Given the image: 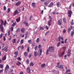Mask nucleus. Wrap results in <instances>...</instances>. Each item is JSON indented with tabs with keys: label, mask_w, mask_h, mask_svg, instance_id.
Returning <instances> with one entry per match:
<instances>
[{
	"label": "nucleus",
	"mask_w": 74,
	"mask_h": 74,
	"mask_svg": "<svg viewBox=\"0 0 74 74\" xmlns=\"http://www.w3.org/2000/svg\"><path fill=\"white\" fill-rule=\"evenodd\" d=\"M0 22L1 23V25H0V28L2 32L3 31V29H4V27H3V25L4 23V22L3 21V20H0Z\"/></svg>",
	"instance_id": "obj_1"
},
{
	"label": "nucleus",
	"mask_w": 74,
	"mask_h": 74,
	"mask_svg": "<svg viewBox=\"0 0 74 74\" xmlns=\"http://www.w3.org/2000/svg\"><path fill=\"white\" fill-rule=\"evenodd\" d=\"M54 47L53 46H50L48 48V50L50 52H53L54 51Z\"/></svg>",
	"instance_id": "obj_2"
},
{
	"label": "nucleus",
	"mask_w": 74,
	"mask_h": 74,
	"mask_svg": "<svg viewBox=\"0 0 74 74\" xmlns=\"http://www.w3.org/2000/svg\"><path fill=\"white\" fill-rule=\"evenodd\" d=\"M73 14V12L71 10H69L68 12V16L69 18H71V14Z\"/></svg>",
	"instance_id": "obj_3"
},
{
	"label": "nucleus",
	"mask_w": 74,
	"mask_h": 74,
	"mask_svg": "<svg viewBox=\"0 0 74 74\" xmlns=\"http://www.w3.org/2000/svg\"><path fill=\"white\" fill-rule=\"evenodd\" d=\"M49 18L50 19L48 23L49 26H51V23L52 22V18H51V16H49Z\"/></svg>",
	"instance_id": "obj_4"
},
{
	"label": "nucleus",
	"mask_w": 74,
	"mask_h": 74,
	"mask_svg": "<svg viewBox=\"0 0 74 74\" xmlns=\"http://www.w3.org/2000/svg\"><path fill=\"white\" fill-rule=\"evenodd\" d=\"M10 68V67H9V65H8V64H7L6 65V67L5 69V72H7L8 71V69Z\"/></svg>",
	"instance_id": "obj_5"
},
{
	"label": "nucleus",
	"mask_w": 74,
	"mask_h": 74,
	"mask_svg": "<svg viewBox=\"0 0 74 74\" xmlns=\"http://www.w3.org/2000/svg\"><path fill=\"white\" fill-rule=\"evenodd\" d=\"M60 64V62H58L57 64V67L60 69H63V65H59Z\"/></svg>",
	"instance_id": "obj_6"
},
{
	"label": "nucleus",
	"mask_w": 74,
	"mask_h": 74,
	"mask_svg": "<svg viewBox=\"0 0 74 74\" xmlns=\"http://www.w3.org/2000/svg\"><path fill=\"white\" fill-rule=\"evenodd\" d=\"M65 52V51H64V52H62V53H58V55L60 57H62V56L64 54Z\"/></svg>",
	"instance_id": "obj_7"
},
{
	"label": "nucleus",
	"mask_w": 74,
	"mask_h": 74,
	"mask_svg": "<svg viewBox=\"0 0 74 74\" xmlns=\"http://www.w3.org/2000/svg\"><path fill=\"white\" fill-rule=\"evenodd\" d=\"M18 14H19V12L17 10H16L13 14V16H15V15H18Z\"/></svg>",
	"instance_id": "obj_8"
},
{
	"label": "nucleus",
	"mask_w": 74,
	"mask_h": 74,
	"mask_svg": "<svg viewBox=\"0 0 74 74\" xmlns=\"http://www.w3.org/2000/svg\"><path fill=\"white\" fill-rule=\"evenodd\" d=\"M62 19H60L58 21V25H61L62 24Z\"/></svg>",
	"instance_id": "obj_9"
},
{
	"label": "nucleus",
	"mask_w": 74,
	"mask_h": 74,
	"mask_svg": "<svg viewBox=\"0 0 74 74\" xmlns=\"http://www.w3.org/2000/svg\"><path fill=\"white\" fill-rule=\"evenodd\" d=\"M8 47H5L4 48L2 49V51H5V52H7V51H8Z\"/></svg>",
	"instance_id": "obj_10"
},
{
	"label": "nucleus",
	"mask_w": 74,
	"mask_h": 74,
	"mask_svg": "<svg viewBox=\"0 0 74 74\" xmlns=\"http://www.w3.org/2000/svg\"><path fill=\"white\" fill-rule=\"evenodd\" d=\"M70 54H71V50L69 49L68 50V56H69L70 55Z\"/></svg>",
	"instance_id": "obj_11"
},
{
	"label": "nucleus",
	"mask_w": 74,
	"mask_h": 74,
	"mask_svg": "<svg viewBox=\"0 0 74 74\" xmlns=\"http://www.w3.org/2000/svg\"><path fill=\"white\" fill-rule=\"evenodd\" d=\"M53 5V3L51 2L49 5H48V7H51Z\"/></svg>",
	"instance_id": "obj_12"
},
{
	"label": "nucleus",
	"mask_w": 74,
	"mask_h": 74,
	"mask_svg": "<svg viewBox=\"0 0 74 74\" xmlns=\"http://www.w3.org/2000/svg\"><path fill=\"white\" fill-rule=\"evenodd\" d=\"M27 71L28 73H30V68L27 67Z\"/></svg>",
	"instance_id": "obj_13"
},
{
	"label": "nucleus",
	"mask_w": 74,
	"mask_h": 74,
	"mask_svg": "<svg viewBox=\"0 0 74 74\" xmlns=\"http://www.w3.org/2000/svg\"><path fill=\"white\" fill-rule=\"evenodd\" d=\"M61 39L62 40H63V37H61L60 36H59L58 37V41H60V40Z\"/></svg>",
	"instance_id": "obj_14"
},
{
	"label": "nucleus",
	"mask_w": 74,
	"mask_h": 74,
	"mask_svg": "<svg viewBox=\"0 0 74 74\" xmlns=\"http://www.w3.org/2000/svg\"><path fill=\"white\" fill-rule=\"evenodd\" d=\"M21 4V2L18 1L16 3V5L18 6L19 5H20Z\"/></svg>",
	"instance_id": "obj_15"
},
{
	"label": "nucleus",
	"mask_w": 74,
	"mask_h": 74,
	"mask_svg": "<svg viewBox=\"0 0 74 74\" xmlns=\"http://www.w3.org/2000/svg\"><path fill=\"white\" fill-rule=\"evenodd\" d=\"M61 5V3L60 2H58L57 3V5L58 7H59Z\"/></svg>",
	"instance_id": "obj_16"
},
{
	"label": "nucleus",
	"mask_w": 74,
	"mask_h": 74,
	"mask_svg": "<svg viewBox=\"0 0 74 74\" xmlns=\"http://www.w3.org/2000/svg\"><path fill=\"white\" fill-rule=\"evenodd\" d=\"M34 54L35 56V57H36V56H37V55H38V53L37 51H34Z\"/></svg>",
	"instance_id": "obj_17"
},
{
	"label": "nucleus",
	"mask_w": 74,
	"mask_h": 74,
	"mask_svg": "<svg viewBox=\"0 0 74 74\" xmlns=\"http://www.w3.org/2000/svg\"><path fill=\"white\" fill-rule=\"evenodd\" d=\"M50 2L49 1H47L46 2H45L44 3V4L45 5H48V4H49V3Z\"/></svg>",
	"instance_id": "obj_18"
},
{
	"label": "nucleus",
	"mask_w": 74,
	"mask_h": 74,
	"mask_svg": "<svg viewBox=\"0 0 74 74\" xmlns=\"http://www.w3.org/2000/svg\"><path fill=\"white\" fill-rule=\"evenodd\" d=\"M17 62V63L16 64V65H17L18 66H19L20 64H21V62H20L19 61H18Z\"/></svg>",
	"instance_id": "obj_19"
},
{
	"label": "nucleus",
	"mask_w": 74,
	"mask_h": 74,
	"mask_svg": "<svg viewBox=\"0 0 74 74\" xmlns=\"http://www.w3.org/2000/svg\"><path fill=\"white\" fill-rule=\"evenodd\" d=\"M32 6L33 7H36V5L35 4V3L33 2L32 3Z\"/></svg>",
	"instance_id": "obj_20"
},
{
	"label": "nucleus",
	"mask_w": 74,
	"mask_h": 74,
	"mask_svg": "<svg viewBox=\"0 0 74 74\" xmlns=\"http://www.w3.org/2000/svg\"><path fill=\"white\" fill-rule=\"evenodd\" d=\"M63 22L64 23H66V18H63Z\"/></svg>",
	"instance_id": "obj_21"
},
{
	"label": "nucleus",
	"mask_w": 74,
	"mask_h": 74,
	"mask_svg": "<svg viewBox=\"0 0 74 74\" xmlns=\"http://www.w3.org/2000/svg\"><path fill=\"white\" fill-rule=\"evenodd\" d=\"M20 17H19L18 18H17L16 19V22H19L20 21Z\"/></svg>",
	"instance_id": "obj_22"
},
{
	"label": "nucleus",
	"mask_w": 74,
	"mask_h": 74,
	"mask_svg": "<svg viewBox=\"0 0 74 74\" xmlns=\"http://www.w3.org/2000/svg\"><path fill=\"white\" fill-rule=\"evenodd\" d=\"M3 60H4L6 59V56H4L2 58Z\"/></svg>",
	"instance_id": "obj_23"
},
{
	"label": "nucleus",
	"mask_w": 74,
	"mask_h": 74,
	"mask_svg": "<svg viewBox=\"0 0 74 74\" xmlns=\"http://www.w3.org/2000/svg\"><path fill=\"white\" fill-rule=\"evenodd\" d=\"M27 21H25L24 22V24H25V25H26L27 26H29V25H28V23H27V22H26Z\"/></svg>",
	"instance_id": "obj_24"
},
{
	"label": "nucleus",
	"mask_w": 74,
	"mask_h": 74,
	"mask_svg": "<svg viewBox=\"0 0 74 74\" xmlns=\"http://www.w3.org/2000/svg\"><path fill=\"white\" fill-rule=\"evenodd\" d=\"M71 35L72 37L74 35V32H73V31L71 32Z\"/></svg>",
	"instance_id": "obj_25"
},
{
	"label": "nucleus",
	"mask_w": 74,
	"mask_h": 74,
	"mask_svg": "<svg viewBox=\"0 0 74 74\" xmlns=\"http://www.w3.org/2000/svg\"><path fill=\"white\" fill-rule=\"evenodd\" d=\"M16 42V39H14L12 40V43H15Z\"/></svg>",
	"instance_id": "obj_26"
},
{
	"label": "nucleus",
	"mask_w": 74,
	"mask_h": 74,
	"mask_svg": "<svg viewBox=\"0 0 74 74\" xmlns=\"http://www.w3.org/2000/svg\"><path fill=\"white\" fill-rule=\"evenodd\" d=\"M29 66H34V63L32 62H31L29 64Z\"/></svg>",
	"instance_id": "obj_27"
},
{
	"label": "nucleus",
	"mask_w": 74,
	"mask_h": 74,
	"mask_svg": "<svg viewBox=\"0 0 74 74\" xmlns=\"http://www.w3.org/2000/svg\"><path fill=\"white\" fill-rule=\"evenodd\" d=\"M45 64H42L41 65V67H45Z\"/></svg>",
	"instance_id": "obj_28"
},
{
	"label": "nucleus",
	"mask_w": 74,
	"mask_h": 74,
	"mask_svg": "<svg viewBox=\"0 0 74 74\" xmlns=\"http://www.w3.org/2000/svg\"><path fill=\"white\" fill-rule=\"evenodd\" d=\"M18 51H15L14 52V55H18Z\"/></svg>",
	"instance_id": "obj_29"
},
{
	"label": "nucleus",
	"mask_w": 74,
	"mask_h": 74,
	"mask_svg": "<svg viewBox=\"0 0 74 74\" xmlns=\"http://www.w3.org/2000/svg\"><path fill=\"white\" fill-rule=\"evenodd\" d=\"M24 55L25 56H27V55H28V54H27V52H25L24 53Z\"/></svg>",
	"instance_id": "obj_30"
},
{
	"label": "nucleus",
	"mask_w": 74,
	"mask_h": 74,
	"mask_svg": "<svg viewBox=\"0 0 74 74\" xmlns=\"http://www.w3.org/2000/svg\"><path fill=\"white\" fill-rule=\"evenodd\" d=\"M42 49H41L40 50V53L39 54L40 55H39V56H40V55H41L42 54Z\"/></svg>",
	"instance_id": "obj_31"
},
{
	"label": "nucleus",
	"mask_w": 74,
	"mask_h": 74,
	"mask_svg": "<svg viewBox=\"0 0 74 74\" xmlns=\"http://www.w3.org/2000/svg\"><path fill=\"white\" fill-rule=\"evenodd\" d=\"M21 32L23 33L25 31V28H23L21 29Z\"/></svg>",
	"instance_id": "obj_32"
},
{
	"label": "nucleus",
	"mask_w": 74,
	"mask_h": 74,
	"mask_svg": "<svg viewBox=\"0 0 74 74\" xmlns=\"http://www.w3.org/2000/svg\"><path fill=\"white\" fill-rule=\"evenodd\" d=\"M73 21H74V20L73 19L72 20L71 22V25H74V22H73Z\"/></svg>",
	"instance_id": "obj_33"
},
{
	"label": "nucleus",
	"mask_w": 74,
	"mask_h": 74,
	"mask_svg": "<svg viewBox=\"0 0 74 74\" xmlns=\"http://www.w3.org/2000/svg\"><path fill=\"white\" fill-rule=\"evenodd\" d=\"M62 48L64 50V51H65L67 50V49H66V47H63Z\"/></svg>",
	"instance_id": "obj_34"
},
{
	"label": "nucleus",
	"mask_w": 74,
	"mask_h": 74,
	"mask_svg": "<svg viewBox=\"0 0 74 74\" xmlns=\"http://www.w3.org/2000/svg\"><path fill=\"white\" fill-rule=\"evenodd\" d=\"M70 69H68V70H67L66 71V73L67 74V73H69V72H70Z\"/></svg>",
	"instance_id": "obj_35"
},
{
	"label": "nucleus",
	"mask_w": 74,
	"mask_h": 74,
	"mask_svg": "<svg viewBox=\"0 0 74 74\" xmlns=\"http://www.w3.org/2000/svg\"><path fill=\"white\" fill-rule=\"evenodd\" d=\"M71 30V29L70 28H69L68 29V33L69 34H70V30Z\"/></svg>",
	"instance_id": "obj_36"
},
{
	"label": "nucleus",
	"mask_w": 74,
	"mask_h": 74,
	"mask_svg": "<svg viewBox=\"0 0 74 74\" xmlns=\"http://www.w3.org/2000/svg\"><path fill=\"white\" fill-rule=\"evenodd\" d=\"M16 24V22L12 24V26H15V25Z\"/></svg>",
	"instance_id": "obj_37"
},
{
	"label": "nucleus",
	"mask_w": 74,
	"mask_h": 74,
	"mask_svg": "<svg viewBox=\"0 0 74 74\" xmlns=\"http://www.w3.org/2000/svg\"><path fill=\"white\" fill-rule=\"evenodd\" d=\"M0 67L1 69H3V65L1 64H0Z\"/></svg>",
	"instance_id": "obj_38"
},
{
	"label": "nucleus",
	"mask_w": 74,
	"mask_h": 74,
	"mask_svg": "<svg viewBox=\"0 0 74 74\" xmlns=\"http://www.w3.org/2000/svg\"><path fill=\"white\" fill-rule=\"evenodd\" d=\"M20 43L21 44H22L23 43V40H21L20 42Z\"/></svg>",
	"instance_id": "obj_39"
},
{
	"label": "nucleus",
	"mask_w": 74,
	"mask_h": 74,
	"mask_svg": "<svg viewBox=\"0 0 74 74\" xmlns=\"http://www.w3.org/2000/svg\"><path fill=\"white\" fill-rule=\"evenodd\" d=\"M37 49H38V46H36L35 47V51H36V50H37Z\"/></svg>",
	"instance_id": "obj_40"
},
{
	"label": "nucleus",
	"mask_w": 74,
	"mask_h": 74,
	"mask_svg": "<svg viewBox=\"0 0 74 74\" xmlns=\"http://www.w3.org/2000/svg\"><path fill=\"white\" fill-rule=\"evenodd\" d=\"M7 23V22L6 21V20H5V22H4V26H5V25H6V23Z\"/></svg>",
	"instance_id": "obj_41"
},
{
	"label": "nucleus",
	"mask_w": 74,
	"mask_h": 74,
	"mask_svg": "<svg viewBox=\"0 0 74 74\" xmlns=\"http://www.w3.org/2000/svg\"><path fill=\"white\" fill-rule=\"evenodd\" d=\"M41 45H38V48L40 49H41Z\"/></svg>",
	"instance_id": "obj_42"
},
{
	"label": "nucleus",
	"mask_w": 74,
	"mask_h": 74,
	"mask_svg": "<svg viewBox=\"0 0 74 74\" xmlns=\"http://www.w3.org/2000/svg\"><path fill=\"white\" fill-rule=\"evenodd\" d=\"M6 40V39L5 38V36H4L3 37V41H5Z\"/></svg>",
	"instance_id": "obj_43"
},
{
	"label": "nucleus",
	"mask_w": 74,
	"mask_h": 74,
	"mask_svg": "<svg viewBox=\"0 0 74 74\" xmlns=\"http://www.w3.org/2000/svg\"><path fill=\"white\" fill-rule=\"evenodd\" d=\"M10 11H11V10H10V8H8V12L9 13L10 12Z\"/></svg>",
	"instance_id": "obj_44"
},
{
	"label": "nucleus",
	"mask_w": 74,
	"mask_h": 74,
	"mask_svg": "<svg viewBox=\"0 0 74 74\" xmlns=\"http://www.w3.org/2000/svg\"><path fill=\"white\" fill-rule=\"evenodd\" d=\"M39 41H40V39H39V38H38L36 40V42H38Z\"/></svg>",
	"instance_id": "obj_45"
},
{
	"label": "nucleus",
	"mask_w": 74,
	"mask_h": 74,
	"mask_svg": "<svg viewBox=\"0 0 74 74\" xmlns=\"http://www.w3.org/2000/svg\"><path fill=\"white\" fill-rule=\"evenodd\" d=\"M26 62L27 64H29V60H27Z\"/></svg>",
	"instance_id": "obj_46"
},
{
	"label": "nucleus",
	"mask_w": 74,
	"mask_h": 74,
	"mask_svg": "<svg viewBox=\"0 0 74 74\" xmlns=\"http://www.w3.org/2000/svg\"><path fill=\"white\" fill-rule=\"evenodd\" d=\"M49 50H47V51H46V55H48V52H49Z\"/></svg>",
	"instance_id": "obj_47"
},
{
	"label": "nucleus",
	"mask_w": 74,
	"mask_h": 74,
	"mask_svg": "<svg viewBox=\"0 0 74 74\" xmlns=\"http://www.w3.org/2000/svg\"><path fill=\"white\" fill-rule=\"evenodd\" d=\"M13 27H12L10 28V30H11V31H13Z\"/></svg>",
	"instance_id": "obj_48"
},
{
	"label": "nucleus",
	"mask_w": 74,
	"mask_h": 74,
	"mask_svg": "<svg viewBox=\"0 0 74 74\" xmlns=\"http://www.w3.org/2000/svg\"><path fill=\"white\" fill-rule=\"evenodd\" d=\"M60 45V42H59L58 43V45H57V47H59V45Z\"/></svg>",
	"instance_id": "obj_49"
},
{
	"label": "nucleus",
	"mask_w": 74,
	"mask_h": 74,
	"mask_svg": "<svg viewBox=\"0 0 74 74\" xmlns=\"http://www.w3.org/2000/svg\"><path fill=\"white\" fill-rule=\"evenodd\" d=\"M9 40L10 41V40H11V36L10 35L9 36Z\"/></svg>",
	"instance_id": "obj_50"
},
{
	"label": "nucleus",
	"mask_w": 74,
	"mask_h": 74,
	"mask_svg": "<svg viewBox=\"0 0 74 74\" xmlns=\"http://www.w3.org/2000/svg\"><path fill=\"white\" fill-rule=\"evenodd\" d=\"M4 45H4V44L3 43L1 44V47H2V48H3V47H4Z\"/></svg>",
	"instance_id": "obj_51"
},
{
	"label": "nucleus",
	"mask_w": 74,
	"mask_h": 74,
	"mask_svg": "<svg viewBox=\"0 0 74 74\" xmlns=\"http://www.w3.org/2000/svg\"><path fill=\"white\" fill-rule=\"evenodd\" d=\"M3 10L4 11H5V10H6V7L5 6H4L3 7Z\"/></svg>",
	"instance_id": "obj_52"
},
{
	"label": "nucleus",
	"mask_w": 74,
	"mask_h": 74,
	"mask_svg": "<svg viewBox=\"0 0 74 74\" xmlns=\"http://www.w3.org/2000/svg\"><path fill=\"white\" fill-rule=\"evenodd\" d=\"M66 32V29H64L63 30V33H65Z\"/></svg>",
	"instance_id": "obj_53"
},
{
	"label": "nucleus",
	"mask_w": 74,
	"mask_h": 74,
	"mask_svg": "<svg viewBox=\"0 0 74 74\" xmlns=\"http://www.w3.org/2000/svg\"><path fill=\"white\" fill-rule=\"evenodd\" d=\"M17 60H21V58L20 57H18L17 58Z\"/></svg>",
	"instance_id": "obj_54"
},
{
	"label": "nucleus",
	"mask_w": 74,
	"mask_h": 74,
	"mask_svg": "<svg viewBox=\"0 0 74 74\" xmlns=\"http://www.w3.org/2000/svg\"><path fill=\"white\" fill-rule=\"evenodd\" d=\"M46 28L47 30H48V29H49L48 27V26H47V25L46 26Z\"/></svg>",
	"instance_id": "obj_55"
},
{
	"label": "nucleus",
	"mask_w": 74,
	"mask_h": 74,
	"mask_svg": "<svg viewBox=\"0 0 74 74\" xmlns=\"http://www.w3.org/2000/svg\"><path fill=\"white\" fill-rule=\"evenodd\" d=\"M31 40H29L28 41V42H29V44H30V43H31Z\"/></svg>",
	"instance_id": "obj_56"
},
{
	"label": "nucleus",
	"mask_w": 74,
	"mask_h": 74,
	"mask_svg": "<svg viewBox=\"0 0 74 74\" xmlns=\"http://www.w3.org/2000/svg\"><path fill=\"white\" fill-rule=\"evenodd\" d=\"M40 30H44V27H40Z\"/></svg>",
	"instance_id": "obj_57"
},
{
	"label": "nucleus",
	"mask_w": 74,
	"mask_h": 74,
	"mask_svg": "<svg viewBox=\"0 0 74 74\" xmlns=\"http://www.w3.org/2000/svg\"><path fill=\"white\" fill-rule=\"evenodd\" d=\"M49 33V31H48V32H46V33L45 34V35L46 36H47V34H47V33Z\"/></svg>",
	"instance_id": "obj_58"
},
{
	"label": "nucleus",
	"mask_w": 74,
	"mask_h": 74,
	"mask_svg": "<svg viewBox=\"0 0 74 74\" xmlns=\"http://www.w3.org/2000/svg\"><path fill=\"white\" fill-rule=\"evenodd\" d=\"M8 36H10V30L8 32Z\"/></svg>",
	"instance_id": "obj_59"
},
{
	"label": "nucleus",
	"mask_w": 74,
	"mask_h": 74,
	"mask_svg": "<svg viewBox=\"0 0 74 74\" xmlns=\"http://www.w3.org/2000/svg\"><path fill=\"white\" fill-rule=\"evenodd\" d=\"M3 36V34H1V35H0V38L2 37Z\"/></svg>",
	"instance_id": "obj_60"
},
{
	"label": "nucleus",
	"mask_w": 74,
	"mask_h": 74,
	"mask_svg": "<svg viewBox=\"0 0 74 74\" xmlns=\"http://www.w3.org/2000/svg\"><path fill=\"white\" fill-rule=\"evenodd\" d=\"M3 69H1L0 70V73H2V72H3Z\"/></svg>",
	"instance_id": "obj_61"
},
{
	"label": "nucleus",
	"mask_w": 74,
	"mask_h": 74,
	"mask_svg": "<svg viewBox=\"0 0 74 74\" xmlns=\"http://www.w3.org/2000/svg\"><path fill=\"white\" fill-rule=\"evenodd\" d=\"M22 46H20L18 47V50H19V49H21V47Z\"/></svg>",
	"instance_id": "obj_62"
},
{
	"label": "nucleus",
	"mask_w": 74,
	"mask_h": 74,
	"mask_svg": "<svg viewBox=\"0 0 74 74\" xmlns=\"http://www.w3.org/2000/svg\"><path fill=\"white\" fill-rule=\"evenodd\" d=\"M27 51L28 52H29V51H30L29 47L27 48Z\"/></svg>",
	"instance_id": "obj_63"
},
{
	"label": "nucleus",
	"mask_w": 74,
	"mask_h": 74,
	"mask_svg": "<svg viewBox=\"0 0 74 74\" xmlns=\"http://www.w3.org/2000/svg\"><path fill=\"white\" fill-rule=\"evenodd\" d=\"M20 74H23V72H21L20 73Z\"/></svg>",
	"instance_id": "obj_64"
}]
</instances>
